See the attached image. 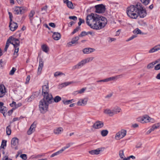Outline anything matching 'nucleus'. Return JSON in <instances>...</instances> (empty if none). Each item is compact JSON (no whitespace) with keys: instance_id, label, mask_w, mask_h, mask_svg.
Wrapping results in <instances>:
<instances>
[{"instance_id":"nucleus-30","label":"nucleus","mask_w":160,"mask_h":160,"mask_svg":"<svg viewBox=\"0 0 160 160\" xmlns=\"http://www.w3.org/2000/svg\"><path fill=\"white\" fill-rule=\"evenodd\" d=\"M69 84H70V82H64L62 83L60 85H59L58 86V88L59 89H61L64 87L67 86Z\"/></svg>"},{"instance_id":"nucleus-56","label":"nucleus","mask_w":160,"mask_h":160,"mask_svg":"<svg viewBox=\"0 0 160 160\" xmlns=\"http://www.w3.org/2000/svg\"><path fill=\"white\" fill-rule=\"evenodd\" d=\"M5 94V92L3 90L0 91V98L2 97Z\"/></svg>"},{"instance_id":"nucleus-31","label":"nucleus","mask_w":160,"mask_h":160,"mask_svg":"<svg viewBox=\"0 0 160 160\" xmlns=\"http://www.w3.org/2000/svg\"><path fill=\"white\" fill-rule=\"evenodd\" d=\"M133 32L134 34H143V33H142L141 31L138 28H136L133 31Z\"/></svg>"},{"instance_id":"nucleus-35","label":"nucleus","mask_w":160,"mask_h":160,"mask_svg":"<svg viewBox=\"0 0 160 160\" xmlns=\"http://www.w3.org/2000/svg\"><path fill=\"white\" fill-rule=\"evenodd\" d=\"M61 100V98L58 96H56L53 99V102H58Z\"/></svg>"},{"instance_id":"nucleus-58","label":"nucleus","mask_w":160,"mask_h":160,"mask_svg":"<svg viewBox=\"0 0 160 160\" xmlns=\"http://www.w3.org/2000/svg\"><path fill=\"white\" fill-rule=\"evenodd\" d=\"M42 67H39L38 66V72H37L38 74V75H39L40 74L41 72L42 71Z\"/></svg>"},{"instance_id":"nucleus-43","label":"nucleus","mask_w":160,"mask_h":160,"mask_svg":"<svg viewBox=\"0 0 160 160\" xmlns=\"http://www.w3.org/2000/svg\"><path fill=\"white\" fill-rule=\"evenodd\" d=\"M141 2L144 5H147L150 2V0H141Z\"/></svg>"},{"instance_id":"nucleus-4","label":"nucleus","mask_w":160,"mask_h":160,"mask_svg":"<svg viewBox=\"0 0 160 160\" xmlns=\"http://www.w3.org/2000/svg\"><path fill=\"white\" fill-rule=\"evenodd\" d=\"M94 59L93 57L88 58L82 60L77 64L72 67V69L75 70L78 69L82 67L86 63L92 61Z\"/></svg>"},{"instance_id":"nucleus-26","label":"nucleus","mask_w":160,"mask_h":160,"mask_svg":"<svg viewBox=\"0 0 160 160\" xmlns=\"http://www.w3.org/2000/svg\"><path fill=\"white\" fill-rule=\"evenodd\" d=\"M104 113L109 115L110 116H112L114 115L112 110L109 109H106L104 111Z\"/></svg>"},{"instance_id":"nucleus-51","label":"nucleus","mask_w":160,"mask_h":160,"mask_svg":"<svg viewBox=\"0 0 160 160\" xmlns=\"http://www.w3.org/2000/svg\"><path fill=\"white\" fill-rule=\"evenodd\" d=\"M62 101L63 104L65 105H68L71 103V101L70 100H63Z\"/></svg>"},{"instance_id":"nucleus-8","label":"nucleus","mask_w":160,"mask_h":160,"mask_svg":"<svg viewBox=\"0 0 160 160\" xmlns=\"http://www.w3.org/2000/svg\"><path fill=\"white\" fill-rule=\"evenodd\" d=\"M96 9V12L98 13H103L106 10L105 7L103 4L96 5L95 6Z\"/></svg>"},{"instance_id":"nucleus-61","label":"nucleus","mask_w":160,"mask_h":160,"mask_svg":"<svg viewBox=\"0 0 160 160\" xmlns=\"http://www.w3.org/2000/svg\"><path fill=\"white\" fill-rule=\"evenodd\" d=\"M49 25L52 27L55 28L56 27V25L54 23L52 22L50 23L49 24Z\"/></svg>"},{"instance_id":"nucleus-47","label":"nucleus","mask_w":160,"mask_h":160,"mask_svg":"<svg viewBox=\"0 0 160 160\" xmlns=\"http://www.w3.org/2000/svg\"><path fill=\"white\" fill-rule=\"evenodd\" d=\"M16 69L14 68H12V69L10 72L9 74L12 75L14 74L15 72L16 71Z\"/></svg>"},{"instance_id":"nucleus-37","label":"nucleus","mask_w":160,"mask_h":160,"mask_svg":"<svg viewBox=\"0 0 160 160\" xmlns=\"http://www.w3.org/2000/svg\"><path fill=\"white\" fill-rule=\"evenodd\" d=\"M43 61L42 59V58L40 57L39 58V67H43Z\"/></svg>"},{"instance_id":"nucleus-32","label":"nucleus","mask_w":160,"mask_h":160,"mask_svg":"<svg viewBox=\"0 0 160 160\" xmlns=\"http://www.w3.org/2000/svg\"><path fill=\"white\" fill-rule=\"evenodd\" d=\"M108 133V131L107 130H103L101 131V134L103 137L106 136Z\"/></svg>"},{"instance_id":"nucleus-24","label":"nucleus","mask_w":160,"mask_h":160,"mask_svg":"<svg viewBox=\"0 0 160 160\" xmlns=\"http://www.w3.org/2000/svg\"><path fill=\"white\" fill-rule=\"evenodd\" d=\"M49 92V89L48 85H44L42 86V94H44V93H48Z\"/></svg>"},{"instance_id":"nucleus-64","label":"nucleus","mask_w":160,"mask_h":160,"mask_svg":"<svg viewBox=\"0 0 160 160\" xmlns=\"http://www.w3.org/2000/svg\"><path fill=\"white\" fill-rule=\"evenodd\" d=\"M132 127L134 128H137L138 127V125L137 123H135L132 125Z\"/></svg>"},{"instance_id":"nucleus-22","label":"nucleus","mask_w":160,"mask_h":160,"mask_svg":"<svg viewBox=\"0 0 160 160\" xmlns=\"http://www.w3.org/2000/svg\"><path fill=\"white\" fill-rule=\"evenodd\" d=\"M8 109L7 107L3 106L0 108V112L2 113L4 116L5 117L7 116V112Z\"/></svg>"},{"instance_id":"nucleus-57","label":"nucleus","mask_w":160,"mask_h":160,"mask_svg":"<svg viewBox=\"0 0 160 160\" xmlns=\"http://www.w3.org/2000/svg\"><path fill=\"white\" fill-rule=\"evenodd\" d=\"M69 18L74 21H76L77 19V18L75 16H69Z\"/></svg>"},{"instance_id":"nucleus-48","label":"nucleus","mask_w":160,"mask_h":160,"mask_svg":"<svg viewBox=\"0 0 160 160\" xmlns=\"http://www.w3.org/2000/svg\"><path fill=\"white\" fill-rule=\"evenodd\" d=\"M63 74L62 72H56L54 73V76L55 77H56L60 76L61 75H62Z\"/></svg>"},{"instance_id":"nucleus-49","label":"nucleus","mask_w":160,"mask_h":160,"mask_svg":"<svg viewBox=\"0 0 160 160\" xmlns=\"http://www.w3.org/2000/svg\"><path fill=\"white\" fill-rule=\"evenodd\" d=\"M137 37V35H134L132 36L131 37H130L126 41L128 42L129 41H130L133 39L134 38H136Z\"/></svg>"},{"instance_id":"nucleus-21","label":"nucleus","mask_w":160,"mask_h":160,"mask_svg":"<svg viewBox=\"0 0 160 160\" xmlns=\"http://www.w3.org/2000/svg\"><path fill=\"white\" fill-rule=\"evenodd\" d=\"M52 32L53 33L52 37L54 40H58L61 38V35L60 33L55 32Z\"/></svg>"},{"instance_id":"nucleus-60","label":"nucleus","mask_w":160,"mask_h":160,"mask_svg":"<svg viewBox=\"0 0 160 160\" xmlns=\"http://www.w3.org/2000/svg\"><path fill=\"white\" fill-rule=\"evenodd\" d=\"M30 77L29 75H28L27 77V78L26 79V82H25V83L26 84L28 83L29 81L30 80Z\"/></svg>"},{"instance_id":"nucleus-46","label":"nucleus","mask_w":160,"mask_h":160,"mask_svg":"<svg viewBox=\"0 0 160 160\" xmlns=\"http://www.w3.org/2000/svg\"><path fill=\"white\" fill-rule=\"evenodd\" d=\"M153 66H154V63L153 64L152 62L150 63L147 66V68L148 69H149L151 68H152Z\"/></svg>"},{"instance_id":"nucleus-40","label":"nucleus","mask_w":160,"mask_h":160,"mask_svg":"<svg viewBox=\"0 0 160 160\" xmlns=\"http://www.w3.org/2000/svg\"><path fill=\"white\" fill-rule=\"evenodd\" d=\"M119 155L121 158L123 159L124 156V151L123 150H120L119 151Z\"/></svg>"},{"instance_id":"nucleus-52","label":"nucleus","mask_w":160,"mask_h":160,"mask_svg":"<svg viewBox=\"0 0 160 160\" xmlns=\"http://www.w3.org/2000/svg\"><path fill=\"white\" fill-rule=\"evenodd\" d=\"M86 35V32L85 31L82 32L81 34L79 35V37H82Z\"/></svg>"},{"instance_id":"nucleus-10","label":"nucleus","mask_w":160,"mask_h":160,"mask_svg":"<svg viewBox=\"0 0 160 160\" xmlns=\"http://www.w3.org/2000/svg\"><path fill=\"white\" fill-rule=\"evenodd\" d=\"M122 75H120L118 76H116L114 77H111L109 78H107L103 80H98L97 81V82H108L109 81L113 80H117L119 78H120L122 77Z\"/></svg>"},{"instance_id":"nucleus-33","label":"nucleus","mask_w":160,"mask_h":160,"mask_svg":"<svg viewBox=\"0 0 160 160\" xmlns=\"http://www.w3.org/2000/svg\"><path fill=\"white\" fill-rule=\"evenodd\" d=\"M6 131L7 134L8 135H9L11 134V126L10 125H8L6 129Z\"/></svg>"},{"instance_id":"nucleus-42","label":"nucleus","mask_w":160,"mask_h":160,"mask_svg":"<svg viewBox=\"0 0 160 160\" xmlns=\"http://www.w3.org/2000/svg\"><path fill=\"white\" fill-rule=\"evenodd\" d=\"M11 37H10L7 40L6 44V45L5 46V47H7L8 48L9 46V45L10 43H11Z\"/></svg>"},{"instance_id":"nucleus-5","label":"nucleus","mask_w":160,"mask_h":160,"mask_svg":"<svg viewBox=\"0 0 160 160\" xmlns=\"http://www.w3.org/2000/svg\"><path fill=\"white\" fill-rule=\"evenodd\" d=\"M11 37V41H13L15 45H14L15 50L13 54L15 56V57L16 58L18 56V52L19 50V47L20 46V42L18 39L13 38L12 36Z\"/></svg>"},{"instance_id":"nucleus-41","label":"nucleus","mask_w":160,"mask_h":160,"mask_svg":"<svg viewBox=\"0 0 160 160\" xmlns=\"http://www.w3.org/2000/svg\"><path fill=\"white\" fill-rule=\"evenodd\" d=\"M35 14V12L34 11L32 10L31 11L30 13L29 14V18L30 19V20L31 21L32 20V19L31 18H32L33 15Z\"/></svg>"},{"instance_id":"nucleus-9","label":"nucleus","mask_w":160,"mask_h":160,"mask_svg":"<svg viewBox=\"0 0 160 160\" xmlns=\"http://www.w3.org/2000/svg\"><path fill=\"white\" fill-rule=\"evenodd\" d=\"M127 131L124 129H122L120 131L117 133L115 138L116 140H119L124 137L126 134Z\"/></svg>"},{"instance_id":"nucleus-12","label":"nucleus","mask_w":160,"mask_h":160,"mask_svg":"<svg viewBox=\"0 0 160 160\" xmlns=\"http://www.w3.org/2000/svg\"><path fill=\"white\" fill-rule=\"evenodd\" d=\"M79 36H76L72 38L71 42H69L68 43V47H70L72 44H75L78 43V41L79 39Z\"/></svg>"},{"instance_id":"nucleus-17","label":"nucleus","mask_w":160,"mask_h":160,"mask_svg":"<svg viewBox=\"0 0 160 160\" xmlns=\"http://www.w3.org/2000/svg\"><path fill=\"white\" fill-rule=\"evenodd\" d=\"M95 49L93 48H84L82 50V52L84 54H88L93 52Z\"/></svg>"},{"instance_id":"nucleus-50","label":"nucleus","mask_w":160,"mask_h":160,"mask_svg":"<svg viewBox=\"0 0 160 160\" xmlns=\"http://www.w3.org/2000/svg\"><path fill=\"white\" fill-rule=\"evenodd\" d=\"M79 21L78 23L79 26V27L82 24V23L84 22V20L83 19H82L81 18H79Z\"/></svg>"},{"instance_id":"nucleus-54","label":"nucleus","mask_w":160,"mask_h":160,"mask_svg":"<svg viewBox=\"0 0 160 160\" xmlns=\"http://www.w3.org/2000/svg\"><path fill=\"white\" fill-rule=\"evenodd\" d=\"M8 14L9 15V18H10V22H12V18H13L12 14L11 12H9Z\"/></svg>"},{"instance_id":"nucleus-15","label":"nucleus","mask_w":160,"mask_h":160,"mask_svg":"<svg viewBox=\"0 0 160 160\" xmlns=\"http://www.w3.org/2000/svg\"><path fill=\"white\" fill-rule=\"evenodd\" d=\"M139 119H140V122L142 123L149 122H150V119H151L147 115H145L143 117L140 118Z\"/></svg>"},{"instance_id":"nucleus-36","label":"nucleus","mask_w":160,"mask_h":160,"mask_svg":"<svg viewBox=\"0 0 160 160\" xmlns=\"http://www.w3.org/2000/svg\"><path fill=\"white\" fill-rule=\"evenodd\" d=\"M67 7L71 9H73L74 8L73 7V5L72 2L71 1H69L67 3Z\"/></svg>"},{"instance_id":"nucleus-59","label":"nucleus","mask_w":160,"mask_h":160,"mask_svg":"<svg viewBox=\"0 0 160 160\" xmlns=\"http://www.w3.org/2000/svg\"><path fill=\"white\" fill-rule=\"evenodd\" d=\"M142 144L141 142H139L136 146V147L137 148H139L141 147Z\"/></svg>"},{"instance_id":"nucleus-7","label":"nucleus","mask_w":160,"mask_h":160,"mask_svg":"<svg viewBox=\"0 0 160 160\" xmlns=\"http://www.w3.org/2000/svg\"><path fill=\"white\" fill-rule=\"evenodd\" d=\"M27 11V8L24 7H16L14 11V13L16 14H22Z\"/></svg>"},{"instance_id":"nucleus-23","label":"nucleus","mask_w":160,"mask_h":160,"mask_svg":"<svg viewBox=\"0 0 160 160\" xmlns=\"http://www.w3.org/2000/svg\"><path fill=\"white\" fill-rule=\"evenodd\" d=\"M101 151L100 148H98L95 150H93L90 151L88 152L89 153L92 155H97L100 153V152Z\"/></svg>"},{"instance_id":"nucleus-63","label":"nucleus","mask_w":160,"mask_h":160,"mask_svg":"<svg viewBox=\"0 0 160 160\" xmlns=\"http://www.w3.org/2000/svg\"><path fill=\"white\" fill-rule=\"evenodd\" d=\"M18 4L22 5L23 3V0H16Z\"/></svg>"},{"instance_id":"nucleus-45","label":"nucleus","mask_w":160,"mask_h":160,"mask_svg":"<svg viewBox=\"0 0 160 160\" xmlns=\"http://www.w3.org/2000/svg\"><path fill=\"white\" fill-rule=\"evenodd\" d=\"M72 143H68L66 145V146L63 147L61 149L63 150V152L64 150L69 148L70 146L71 145H72Z\"/></svg>"},{"instance_id":"nucleus-18","label":"nucleus","mask_w":160,"mask_h":160,"mask_svg":"<svg viewBox=\"0 0 160 160\" xmlns=\"http://www.w3.org/2000/svg\"><path fill=\"white\" fill-rule=\"evenodd\" d=\"M18 141L19 139L15 137L13 138L11 141L12 147L13 148V146H17L18 143Z\"/></svg>"},{"instance_id":"nucleus-3","label":"nucleus","mask_w":160,"mask_h":160,"mask_svg":"<svg viewBox=\"0 0 160 160\" xmlns=\"http://www.w3.org/2000/svg\"><path fill=\"white\" fill-rule=\"evenodd\" d=\"M138 3L136 5H131L127 8V13L128 16L133 19H136L138 17L137 12L138 8Z\"/></svg>"},{"instance_id":"nucleus-29","label":"nucleus","mask_w":160,"mask_h":160,"mask_svg":"<svg viewBox=\"0 0 160 160\" xmlns=\"http://www.w3.org/2000/svg\"><path fill=\"white\" fill-rule=\"evenodd\" d=\"M63 130V129L62 128H59L54 130V132L55 134H59Z\"/></svg>"},{"instance_id":"nucleus-38","label":"nucleus","mask_w":160,"mask_h":160,"mask_svg":"<svg viewBox=\"0 0 160 160\" xmlns=\"http://www.w3.org/2000/svg\"><path fill=\"white\" fill-rule=\"evenodd\" d=\"M7 141L5 140H3L2 141V144L0 147L1 148H4V147L6 146Z\"/></svg>"},{"instance_id":"nucleus-53","label":"nucleus","mask_w":160,"mask_h":160,"mask_svg":"<svg viewBox=\"0 0 160 160\" xmlns=\"http://www.w3.org/2000/svg\"><path fill=\"white\" fill-rule=\"evenodd\" d=\"M20 157L24 160H26L27 159V155L25 154H22L20 155Z\"/></svg>"},{"instance_id":"nucleus-6","label":"nucleus","mask_w":160,"mask_h":160,"mask_svg":"<svg viewBox=\"0 0 160 160\" xmlns=\"http://www.w3.org/2000/svg\"><path fill=\"white\" fill-rule=\"evenodd\" d=\"M138 17L139 16L140 18H143L145 17L147 15L145 9H143L142 7V4L140 3H138Z\"/></svg>"},{"instance_id":"nucleus-44","label":"nucleus","mask_w":160,"mask_h":160,"mask_svg":"<svg viewBox=\"0 0 160 160\" xmlns=\"http://www.w3.org/2000/svg\"><path fill=\"white\" fill-rule=\"evenodd\" d=\"M80 27L79 26H78L72 32L71 34H75V33H76L78 31H79V30L80 29Z\"/></svg>"},{"instance_id":"nucleus-62","label":"nucleus","mask_w":160,"mask_h":160,"mask_svg":"<svg viewBox=\"0 0 160 160\" xmlns=\"http://www.w3.org/2000/svg\"><path fill=\"white\" fill-rule=\"evenodd\" d=\"M13 109H12L10 110H9L8 112V115L10 116V115H11L13 112Z\"/></svg>"},{"instance_id":"nucleus-55","label":"nucleus","mask_w":160,"mask_h":160,"mask_svg":"<svg viewBox=\"0 0 160 160\" xmlns=\"http://www.w3.org/2000/svg\"><path fill=\"white\" fill-rule=\"evenodd\" d=\"M154 69L155 70H158L160 69V63L157 64L155 66Z\"/></svg>"},{"instance_id":"nucleus-13","label":"nucleus","mask_w":160,"mask_h":160,"mask_svg":"<svg viewBox=\"0 0 160 160\" xmlns=\"http://www.w3.org/2000/svg\"><path fill=\"white\" fill-rule=\"evenodd\" d=\"M9 27L10 29L12 31H14L18 27V24L14 22H9Z\"/></svg>"},{"instance_id":"nucleus-19","label":"nucleus","mask_w":160,"mask_h":160,"mask_svg":"<svg viewBox=\"0 0 160 160\" xmlns=\"http://www.w3.org/2000/svg\"><path fill=\"white\" fill-rule=\"evenodd\" d=\"M160 50V44H158L155 46L153 48H151L148 52L149 53H153Z\"/></svg>"},{"instance_id":"nucleus-1","label":"nucleus","mask_w":160,"mask_h":160,"mask_svg":"<svg viewBox=\"0 0 160 160\" xmlns=\"http://www.w3.org/2000/svg\"><path fill=\"white\" fill-rule=\"evenodd\" d=\"M106 18L97 14L92 13L86 18V23L94 29L99 30L104 28L107 24Z\"/></svg>"},{"instance_id":"nucleus-34","label":"nucleus","mask_w":160,"mask_h":160,"mask_svg":"<svg viewBox=\"0 0 160 160\" xmlns=\"http://www.w3.org/2000/svg\"><path fill=\"white\" fill-rule=\"evenodd\" d=\"M42 48L43 51L45 52H47L48 51V48L47 46L43 45L42 46Z\"/></svg>"},{"instance_id":"nucleus-20","label":"nucleus","mask_w":160,"mask_h":160,"mask_svg":"<svg viewBox=\"0 0 160 160\" xmlns=\"http://www.w3.org/2000/svg\"><path fill=\"white\" fill-rule=\"evenodd\" d=\"M40 93V92L38 91L34 92L32 95L29 98L28 100V102H31L32 99H34L35 98L37 97Z\"/></svg>"},{"instance_id":"nucleus-28","label":"nucleus","mask_w":160,"mask_h":160,"mask_svg":"<svg viewBox=\"0 0 160 160\" xmlns=\"http://www.w3.org/2000/svg\"><path fill=\"white\" fill-rule=\"evenodd\" d=\"M62 152H63V150H62L61 149L60 150L57 152H56L54 153H53L50 156V157L52 158V157H53L56 156L58 155H59V154L61 153Z\"/></svg>"},{"instance_id":"nucleus-25","label":"nucleus","mask_w":160,"mask_h":160,"mask_svg":"<svg viewBox=\"0 0 160 160\" xmlns=\"http://www.w3.org/2000/svg\"><path fill=\"white\" fill-rule=\"evenodd\" d=\"M112 110L114 115L119 112L121 111V109L118 106H116L114 108H113Z\"/></svg>"},{"instance_id":"nucleus-2","label":"nucleus","mask_w":160,"mask_h":160,"mask_svg":"<svg viewBox=\"0 0 160 160\" xmlns=\"http://www.w3.org/2000/svg\"><path fill=\"white\" fill-rule=\"evenodd\" d=\"M43 98L39 102V108L41 112L44 113L47 110L49 104L53 102L52 95L49 93L42 94Z\"/></svg>"},{"instance_id":"nucleus-14","label":"nucleus","mask_w":160,"mask_h":160,"mask_svg":"<svg viewBox=\"0 0 160 160\" xmlns=\"http://www.w3.org/2000/svg\"><path fill=\"white\" fill-rule=\"evenodd\" d=\"M36 126V124L35 122L31 125L27 133L28 135H30L35 130V128Z\"/></svg>"},{"instance_id":"nucleus-39","label":"nucleus","mask_w":160,"mask_h":160,"mask_svg":"<svg viewBox=\"0 0 160 160\" xmlns=\"http://www.w3.org/2000/svg\"><path fill=\"white\" fill-rule=\"evenodd\" d=\"M85 89L84 88H82L80 90L74 92V94H77L78 93H82L83 92Z\"/></svg>"},{"instance_id":"nucleus-11","label":"nucleus","mask_w":160,"mask_h":160,"mask_svg":"<svg viewBox=\"0 0 160 160\" xmlns=\"http://www.w3.org/2000/svg\"><path fill=\"white\" fill-rule=\"evenodd\" d=\"M104 126L103 122L99 121H97L92 125V127L95 129H98L102 128Z\"/></svg>"},{"instance_id":"nucleus-27","label":"nucleus","mask_w":160,"mask_h":160,"mask_svg":"<svg viewBox=\"0 0 160 160\" xmlns=\"http://www.w3.org/2000/svg\"><path fill=\"white\" fill-rule=\"evenodd\" d=\"M160 126V123H158L154 124L150 129L152 132V131H153L155 129L158 128Z\"/></svg>"},{"instance_id":"nucleus-16","label":"nucleus","mask_w":160,"mask_h":160,"mask_svg":"<svg viewBox=\"0 0 160 160\" xmlns=\"http://www.w3.org/2000/svg\"><path fill=\"white\" fill-rule=\"evenodd\" d=\"M88 101V99L85 98L84 99H81L77 103L78 106H85L86 105Z\"/></svg>"}]
</instances>
